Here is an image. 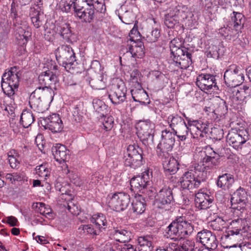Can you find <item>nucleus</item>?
I'll use <instances>...</instances> for the list:
<instances>
[{"label":"nucleus","mask_w":251,"mask_h":251,"mask_svg":"<svg viewBox=\"0 0 251 251\" xmlns=\"http://www.w3.org/2000/svg\"><path fill=\"white\" fill-rule=\"evenodd\" d=\"M216 80L215 75L209 74H201L197 78L196 84L201 89L209 90L213 87L218 89Z\"/></svg>","instance_id":"nucleus-24"},{"label":"nucleus","mask_w":251,"mask_h":251,"mask_svg":"<svg viewBox=\"0 0 251 251\" xmlns=\"http://www.w3.org/2000/svg\"><path fill=\"white\" fill-rule=\"evenodd\" d=\"M90 221L94 224L96 228L99 231H102L107 227V221L105 216L101 213L94 215L91 218Z\"/></svg>","instance_id":"nucleus-32"},{"label":"nucleus","mask_w":251,"mask_h":251,"mask_svg":"<svg viewBox=\"0 0 251 251\" xmlns=\"http://www.w3.org/2000/svg\"><path fill=\"white\" fill-rule=\"evenodd\" d=\"M152 172L146 169L140 176L133 177L130 181L131 189L135 192L141 193L151 184Z\"/></svg>","instance_id":"nucleus-12"},{"label":"nucleus","mask_w":251,"mask_h":251,"mask_svg":"<svg viewBox=\"0 0 251 251\" xmlns=\"http://www.w3.org/2000/svg\"><path fill=\"white\" fill-rule=\"evenodd\" d=\"M38 80L39 83L43 86L37 88H40L42 90L48 89V90H51L54 95L58 81L57 76L52 71L47 70L41 73L38 76Z\"/></svg>","instance_id":"nucleus-15"},{"label":"nucleus","mask_w":251,"mask_h":251,"mask_svg":"<svg viewBox=\"0 0 251 251\" xmlns=\"http://www.w3.org/2000/svg\"><path fill=\"white\" fill-rule=\"evenodd\" d=\"M36 207L38 208L37 211L40 214L47 217V216L52 217V213L50 208L46 206V204L43 202H36Z\"/></svg>","instance_id":"nucleus-42"},{"label":"nucleus","mask_w":251,"mask_h":251,"mask_svg":"<svg viewBox=\"0 0 251 251\" xmlns=\"http://www.w3.org/2000/svg\"><path fill=\"white\" fill-rule=\"evenodd\" d=\"M114 118L112 116L105 117L102 122V128L106 131L111 130L114 125Z\"/></svg>","instance_id":"nucleus-52"},{"label":"nucleus","mask_w":251,"mask_h":251,"mask_svg":"<svg viewBox=\"0 0 251 251\" xmlns=\"http://www.w3.org/2000/svg\"><path fill=\"white\" fill-rule=\"evenodd\" d=\"M60 35L66 40H69L72 33L71 26L69 24H64L60 27Z\"/></svg>","instance_id":"nucleus-46"},{"label":"nucleus","mask_w":251,"mask_h":251,"mask_svg":"<svg viewBox=\"0 0 251 251\" xmlns=\"http://www.w3.org/2000/svg\"><path fill=\"white\" fill-rule=\"evenodd\" d=\"M22 73L20 68L15 66L6 69L2 75V90L6 95L11 99L18 90Z\"/></svg>","instance_id":"nucleus-2"},{"label":"nucleus","mask_w":251,"mask_h":251,"mask_svg":"<svg viewBox=\"0 0 251 251\" xmlns=\"http://www.w3.org/2000/svg\"><path fill=\"white\" fill-rule=\"evenodd\" d=\"M30 36L31 33L29 32L25 31L23 34H19L18 36L16 37L18 44L23 47H25L27 44L29 40V37H30Z\"/></svg>","instance_id":"nucleus-49"},{"label":"nucleus","mask_w":251,"mask_h":251,"mask_svg":"<svg viewBox=\"0 0 251 251\" xmlns=\"http://www.w3.org/2000/svg\"><path fill=\"white\" fill-rule=\"evenodd\" d=\"M182 232L181 239L185 238L192 234L194 230V226L191 222L186 220L185 217H182V222L181 224Z\"/></svg>","instance_id":"nucleus-35"},{"label":"nucleus","mask_w":251,"mask_h":251,"mask_svg":"<svg viewBox=\"0 0 251 251\" xmlns=\"http://www.w3.org/2000/svg\"><path fill=\"white\" fill-rule=\"evenodd\" d=\"M234 182V179L233 175L225 173L218 176L216 184L219 188L226 191L230 188Z\"/></svg>","instance_id":"nucleus-30"},{"label":"nucleus","mask_w":251,"mask_h":251,"mask_svg":"<svg viewBox=\"0 0 251 251\" xmlns=\"http://www.w3.org/2000/svg\"><path fill=\"white\" fill-rule=\"evenodd\" d=\"M167 122L173 132L183 131L184 128L188 127L184 119L177 114L169 115L167 118Z\"/></svg>","instance_id":"nucleus-25"},{"label":"nucleus","mask_w":251,"mask_h":251,"mask_svg":"<svg viewBox=\"0 0 251 251\" xmlns=\"http://www.w3.org/2000/svg\"><path fill=\"white\" fill-rule=\"evenodd\" d=\"M35 170L40 177H46L48 175L49 170L46 164L37 166Z\"/></svg>","instance_id":"nucleus-55"},{"label":"nucleus","mask_w":251,"mask_h":251,"mask_svg":"<svg viewBox=\"0 0 251 251\" xmlns=\"http://www.w3.org/2000/svg\"><path fill=\"white\" fill-rule=\"evenodd\" d=\"M182 216L176 218L169 225L166 229V235L167 238H170L175 241L181 239Z\"/></svg>","instance_id":"nucleus-20"},{"label":"nucleus","mask_w":251,"mask_h":251,"mask_svg":"<svg viewBox=\"0 0 251 251\" xmlns=\"http://www.w3.org/2000/svg\"><path fill=\"white\" fill-rule=\"evenodd\" d=\"M234 213L237 215V216L239 217L238 219L232 220L230 223V228H237L241 230L242 228V223L243 221V218H244V216L243 217H241L240 215V212H238L236 211H234Z\"/></svg>","instance_id":"nucleus-50"},{"label":"nucleus","mask_w":251,"mask_h":251,"mask_svg":"<svg viewBox=\"0 0 251 251\" xmlns=\"http://www.w3.org/2000/svg\"><path fill=\"white\" fill-rule=\"evenodd\" d=\"M46 129L52 132L57 133L62 131L64 127L63 122L58 114L54 113L43 118Z\"/></svg>","instance_id":"nucleus-19"},{"label":"nucleus","mask_w":251,"mask_h":251,"mask_svg":"<svg viewBox=\"0 0 251 251\" xmlns=\"http://www.w3.org/2000/svg\"><path fill=\"white\" fill-rule=\"evenodd\" d=\"M117 250L120 251H137L133 246L131 245L124 244L123 245H118Z\"/></svg>","instance_id":"nucleus-61"},{"label":"nucleus","mask_w":251,"mask_h":251,"mask_svg":"<svg viewBox=\"0 0 251 251\" xmlns=\"http://www.w3.org/2000/svg\"><path fill=\"white\" fill-rule=\"evenodd\" d=\"M220 158L202 157L201 159L202 165L205 168L212 169L219 163Z\"/></svg>","instance_id":"nucleus-38"},{"label":"nucleus","mask_w":251,"mask_h":251,"mask_svg":"<svg viewBox=\"0 0 251 251\" xmlns=\"http://www.w3.org/2000/svg\"><path fill=\"white\" fill-rule=\"evenodd\" d=\"M248 140L247 132L243 130L230 131L226 136V141L229 145L237 150L241 149L242 146Z\"/></svg>","instance_id":"nucleus-17"},{"label":"nucleus","mask_w":251,"mask_h":251,"mask_svg":"<svg viewBox=\"0 0 251 251\" xmlns=\"http://www.w3.org/2000/svg\"><path fill=\"white\" fill-rule=\"evenodd\" d=\"M213 200L212 196L206 193L199 192L195 195L196 206L200 209H206L211 206Z\"/></svg>","instance_id":"nucleus-28"},{"label":"nucleus","mask_w":251,"mask_h":251,"mask_svg":"<svg viewBox=\"0 0 251 251\" xmlns=\"http://www.w3.org/2000/svg\"><path fill=\"white\" fill-rule=\"evenodd\" d=\"M55 54L58 63L67 71L75 69L78 64L75 53L69 45H63L58 47L55 51Z\"/></svg>","instance_id":"nucleus-5"},{"label":"nucleus","mask_w":251,"mask_h":251,"mask_svg":"<svg viewBox=\"0 0 251 251\" xmlns=\"http://www.w3.org/2000/svg\"><path fill=\"white\" fill-rule=\"evenodd\" d=\"M201 156L203 157L220 158V156L210 146H206L201 151Z\"/></svg>","instance_id":"nucleus-45"},{"label":"nucleus","mask_w":251,"mask_h":251,"mask_svg":"<svg viewBox=\"0 0 251 251\" xmlns=\"http://www.w3.org/2000/svg\"><path fill=\"white\" fill-rule=\"evenodd\" d=\"M186 6H176L164 15V24L169 28H173L178 31H182L183 25L181 23L188 16Z\"/></svg>","instance_id":"nucleus-4"},{"label":"nucleus","mask_w":251,"mask_h":251,"mask_svg":"<svg viewBox=\"0 0 251 251\" xmlns=\"http://www.w3.org/2000/svg\"><path fill=\"white\" fill-rule=\"evenodd\" d=\"M230 202L231 207L235 211L240 212V215L243 217L246 214L245 207L248 202L247 191L240 187L232 195Z\"/></svg>","instance_id":"nucleus-9"},{"label":"nucleus","mask_w":251,"mask_h":251,"mask_svg":"<svg viewBox=\"0 0 251 251\" xmlns=\"http://www.w3.org/2000/svg\"><path fill=\"white\" fill-rule=\"evenodd\" d=\"M140 75L141 73L137 69H134L132 71L130 74V78L129 80L130 84L131 85L132 87L136 86L137 83H140L138 81Z\"/></svg>","instance_id":"nucleus-51"},{"label":"nucleus","mask_w":251,"mask_h":251,"mask_svg":"<svg viewBox=\"0 0 251 251\" xmlns=\"http://www.w3.org/2000/svg\"><path fill=\"white\" fill-rule=\"evenodd\" d=\"M188 131H189V128L186 127L183 129V131H177L176 132H173L175 136H176L178 138V140L181 141H185L186 138L188 134Z\"/></svg>","instance_id":"nucleus-59"},{"label":"nucleus","mask_w":251,"mask_h":251,"mask_svg":"<svg viewBox=\"0 0 251 251\" xmlns=\"http://www.w3.org/2000/svg\"><path fill=\"white\" fill-rule=\"evenodd\" d=\"M226 219H224L223 217H218L215 220L212 221L211 226L215 230L221 231L226 226Z\"/></svg>","instance_id":"nucleus-41"},{"label":"nucleus","mask_w":251,"mask_h":251,"mask_svg":"<svg viewBox=\"0 0 251 251\" xmlns=\"http://www.w3.org/2000/svg\"><path fill=\"white\" fill-rule=\"evenodd\" d=\"M233 16L231 17V20L227 25L229 28L234 30L237 34L241 32V29L244 27L245 23V17L241 13L233 12Z\"/></svg>","instance_id":"nucleus-26"},{"label":"nucleus","mask_w":251,"mask_h":251,"mask_svg":"<svg viewBox=\"0 0 251 251\" xmlns=\"http://www.w3.org/2000/svg\"><path fill=\"white\" fill-rule=\"evenodd\" d=\"M146 206V202L145 198L141 195L136 196L132 203V210L134 213L138 214L143 213Z\"/></svg>","instance_id":"nucleus-31"},{"label":"nucleus","mask_w":251,"mask_h":251,"mask_svg":"<svg viewBox=\"0 0 251 251\" xmlns=\"http://www.w3.org/2000/svg\"><path fill=\"white\" fill-rule=\"evenodd\" d=\"M143 150L137 144L128 145L124 153V165L133 169L140 167L143 164Z\"/></svg>","instance_id":"nucleus-7"},{"label":"nucleus","mask_w":251,"mask_h":251,"mask_svg":"<svg viewBox=\"0 0 251 251\" xmlns=\"http://www.w3.org/2000/svg\"><path fill=\"white\" fill-rule=\"evenodd\" d=\"M136 40L137 42H134V45L130 46L126 53L123 55L124 59L126 56H130L131 59L135 61L136 58H141L144 56V46L143 42L139 41L138 39Z\"/></svg>","instance_id":"nucleus-22"},{"label":"nucleus","mask_w":251,"mask_h":251,"mask_svg":"<svg viewBox=\"0 0 251 251\" xmlns=\"http://www.w3.org/2000/svg\"><path fill=\"white\" fill-rule=\"evenodd\" d=\"M54 94L48 89L36 88L30 95L29 104L35 111L43 113L48 109L49 103L53 100Z\"/></svg>","instance_id":"nucleus-3"},{"label":"nucleus","mask_w":251,"mask_h":251,"mask_svg":"<svg viewBox=\"0 0 251 251\" xmlns=\"http://www.w3.org/2000/svg\"><path fill=\"white\" fill-rule=\"evenodd\" d=\"M134 101L139 102L141 105H147L150 103L149 96L146 91L142 88L141 83H137L130 90Z\"/></svg>","instance_id":"nucleus-23"},{"label":"nucleus","mask_w":251,"mask_h":251,"mask_svg":"<svg viewBox=\"0 0 251 251\" xmlns=\"http://www.w3.org/2000/svg\"><path fill=\"white\" fill-rule=\"evenodd\" d=\"M164 171L166 175L175 174L179 169V163L174 157H169L162 160Z\"/></svg>","instance_id":"nucleus-29"},{"label":"nucleus","mask_w":251,"mask_h":251,"mask_svg":"<svg viewBox=\"0 0 251 251\" xmlns=\"http://www.w3.org/2000/svg\"><path fill=\"white\" fill-rule=\"evenodd\" d=\"M91 87L95 89L101 90L105 87L104 82L102 80V76L91 79L89 82Z\"/></svg>","instance_id":"nucleus-43"},{"label":"nucleus","mask_w":251,"mask_h":251,"mask_svg":"<svg viewBox=\"0 0 251 251\" xmlns=\"http://www.w3.org/2000/svg\"><path fill=\"white\" fill-rule=\"evenodd\" d=\"M82 230L84 232H86L88 234L93 235H98L100 231H99L96 227L94 228L90 225H85L81 226Z\"/></svg>","instance_id":"nucleus-58"},{"label":"nucleus","mask_w":251,"mask_h":251,"mask_svg":"<svg viewBox=\"0 0 251 251\" xmlns=\"http://www.w3.org/2000/svg\"><path fill=\"white\" fill-rule=\"evenodd\" d=\"M93 105L94 109L98 113H101L105 107V105L103 102L100 100H94Z\"/></svg>","instance_id":"nucleus-56"},{"label":"nucleus","mask_w":251,"mask_h":251,"mask_svg":"<svg viewBox=\"0 0 251 251\" xmlns=\"http://www.w3.org/2000/svg\"><path fill=\"white\" fill-rule=\"evenodd\" d=\"M130 203V196L125 192L113 194L108 202L109 206L113 210L120 212L125 210Z\"/></svg>","instance_id":"nucleus-13"},{"label":"nucleus","mask_w":251,"mask_h":251,"mask_svg":"<svg viewBox=\"0 0 251 251\" xmlns=\"http://www.w3.org/2000/svg\"><path fill=\"white\" fill-rule=\"evenodd\" d=\"M160 36V31L156 27L149 34L146 35V40L148 42L153 43L156 42Z\"/></svg>","instance_id":"nucleus-48"},{"label":"nucleus","mask_w":251,"mask_h":251,"mask_svg":"<svg viewBox=\"0 0 251 251\" xmlns=\"http://www.w3.org/2000/svg\"><path fill=\"white\" fill-rule=\"evenodd\" d=\"M194 243L189 240H185L175 248L174 251H191L193 249Z\"/></svg>","instance_id":"nucleus-40"},{"label":"nucleus","mask_w":251,"mask_h":251,"mask_svg":"<svg viewBox=\"0 0 251 251\" xmlns=\"http://www.w3.org/2000/svg\"><path fill=\"white\" fill-rule=\"evenodd\" d=\"M216 116L215 119L222 117L227 112V106L225 100L219 102L218 107L213 112Z\"/></svg>","instance_id":"nucleus-39"},{"label":"nucleus","mask_w":251,"mask_h":251,"mask_svg":"<svg viewBox=\"0 0 251 251\" xmlns=\"http://www.w3.org/2000/svg\"><path fill=\"white\" fill-rule=\"evenodd\" d=\"M179 39L174 38L169 44L171 57L176 65L182 69H187L192 63L193 50L185 46H180Z\"/></svg>","instance_id":"nucleus-1"},{"label":"nucleus","mask_w":251,"mask_h":251,"mask_svg":"<svg viewBox=\"0 0 251 251\" xmlns=\"http://www.w3.org/2000/svg\"><path fill=\"white\" fill-rule=\"evenodd\" d=\"M34 117L33 114L27 110H24L21 116L20 122L23 127L27 128L34 122Z\"/></svg>","instance_id":"nucleus-36"},{"label":"nucleus","mask_w":251,"mask_h":251,"mask_svg":"<svg viewBox=\"0 0 251 251\" xmlns=\"http://www.w3.org/2000/svg\"><path fill=\"white\" fill-rule=\"evenodd\" d=\"M8 159L9 164L12 168H15L19 162L17 161V159L12 154L8 153Z\"/></svg>","instance_id":"nucleus-62"},{"label":"nucleus","mask_w":251,"mask_h":251,"mask_svg":"<svg viewBox=\"0 0 251 251\" xmlns=\"http://www.w3.org/2000/svg\"><path fill=\"white\" fill-rule=\"evenodd\" d=\"M243 72V69L235 65L230 66L224 74L226 84L231 88L240 85L244 80Z\"/></svg>","instance_id":"nucleus-10"},{"label":"nucleus","mask_w":251,"mask_h":251,"mask_svg":"<svg viewBox=\"0 0 251 251\" xmlns=\"http://www.w3.org/2000/svg\"><path fill=\"white\" fill-rule=\"evenodd\" d=\"M18 3L16 0H13L11 4L10 13L9 17L13 20H16L18 18Z\"/></svg>","instance_id":"nucleus-54"},{"label":"nucleus","mask_w":251,"mask_h":251,"mask_svg":"<svg viewBox=\"0 0 251 251\" xmlns=\"http://www.w3.org/2000/svg\"><path fill=\"white\" fill-rule=\"evenodd\" d=\"M155 125L150 120L140 121L136 126L137 134L145 145L153 142Z\"/></svg>","instance_id":"nucleus-11"},{"label":"nucleus","mask_w":251,"mask_h":251,"mask_svg":"<svg viewBox=\"0 0 251 251\" xmlns=\"http://www.w3.org/2000/svg\"><path fill=\"white\" fill-rule=\"evenodd\" d=\"M174 202L172 189L169 187H165L157 192L153 205L159 209H166Z\"/></svg>","instance_id":"nucleus-14"},{"label":"nucleus","mask_w":251,"mask_h":251,"mask_svg":"<svg viewBox=\"0 0 251 251\" xmlns=\"http://www.w3.org/2000/svg\"><path fill=\"white\" fill-rule=\"evenodd\" d=\"M13 175V180L14 182L17 181H20L23 179L25 176V174L24 172H13L12 173Z\"/></svg>","instance_id":"nucleus-63"},{"label":"nucleus","mask_w":251,"mask_h":251,"mask_svg":"<svg viewBox=\"0 0 251 251\" xmlns=\"http://www.w3.org/2000/svg\"><path fill=\"white\" fill-rule=\"evenodd\" d=\"M126 93L127 88L125 83L121 81L112 86L108 97L113 104L118 105L126 101Z\"/></svg>","instance_id":"nucleus-18"},{"label":"nucleus","mask_w":251,"mask_h":251,"mask_svg":"<svg viewBox=\"0 0 251 251\" xmlns=\"http://www.w3.org/2000/svg\"><path fill=\"white\" fill-rule=\"evenodd\" d=\"M196 240L209 251L215 250L218 246V242L215 235L207 229H203L199 232Z\"/></svg>","instance_id":"nucleus-16"},{"label":"nucleus","mask_w":251,"mask_h":251,"mask_svg":"<svg viewBox=\"0 0 251 251\" xmlns=\"http://www.w3.org/2000/svg\"><path fill=\"white\" fill-rule=\"evenodd\" d=\"M6 223L9 224L11 226H18V221L16 218L13 216H9L6 218Z\"/></svg>","instance_id":"nucleus-64"},{"label":"nucleus","mask_w":251,"mask_h":251,"mask_svg":"<svg viewBox=\"0 0 251 251\" xmlns=\"http://www.w3.org/2000/svg\"><path fill=\"white\" fill-rule=\"evenodd\" d=\"M74 15L81 22L91 23L94 20L95 11L90 7L84 8L82 5H75Z\"/></svg>","instance_id":"nucleus-21"},{"label":"nucleus","mask_w":251,"mask_h":251,"mask_svg":"<svg viewBox=\"0 0 251 251\" xmlns=\"http://www.w3.org/2000/svg\"><path fill=\"white\" fill-rule=\"evenodd\" d=\"M199 125L200 126H198L197 127L198 131L196 134L197 135H199L201 137H204V136H206V134L209 131L208 127L209 124L203 123L201 121Z\"/></svg>","instance_id":"nucleus-44"},{"label":"nucleus","mask_w":251,"mask_h":251,"mask_svg":"<svg viewBox=\"0 0 251 251\" xmlns=\"http://www.w3.org/2000/svg\"><path fill=\"white\" fill-rule=\"evenodd\" d=\"M229 29L226 27H222L219 29V33L221 34L223 36L228 37V36H233L235 37L237 34L236 33L234 30H232V31L229 32Z\"/></svg>","instance_id":"nucleus-60"},{"label":"nucleus","mask_w":251,"mask_h":251,"mask_svg":"<svg viewBox=\"0 0 251 251\" xmlns=\"http://www.w3.org/2000/svg\"><path fill=\"white\" fill-rule=\"evenodd\" d=\"M152 240V238L149 236L139 237L138 239L139 251H152L153 248Z\"/></svg>","instance_id":"nucleus-33"},{"label":"nucleus","mask_w":251,"mask_h":251,"mask_svg":"<svg viewBox=\"0 0 251 251\" xmlns=\"http://www.w3.org/2000/svg\"><path fill=\"white\" fill-rule=\"evenodd\" d=\"M141 193L144 194L150 200H155L157 196V193L155 188L150 187L148 188V187H146Z\"/></svg>","instance_id":"nucleus-53"},{"label":"nucleus","mask_w":251,"mask_h":251,"mask_svg":"<svg viewBox=\"0 0 251 251\" xmlns=\"http://www.w3.org/2000/svg\"><path fill=\"white\" fill-rule=\"evenodd\" d=\"M51 152L55 160L61 163L69 158L70 151L65 146L56 144L52 147Z\"/></svg>","instance_id":"nucleus-27"},{"label":"nucleus","mask_w":251,"mask_h":251,"mask_svg":"<svg viewBox=\"0 0 251 251\" xmlns=\"http://www.w3.org/2000/svg\"><path fill=\"white\" fill-rule=\"evenodd\" d=\"M175 142V135L170 129L162 131L161 140L156 147L157 155L161 160L169 157V151L172 150Z\"/></svg>","instance_id":"nucleus-8"},{"label":"nucleus","mask_w":251,"mask_h":251,"mask_svg":"<svg viewBox=\"0 0 251 251\" xmlns=\"http://www.w3.org/2000/svg\"><path fill=\"white\" fill-rule=\"evenodd\" d=\"M203 175V172L195 168L189 170L184 173L179 179L180 188L183 190H188L199 188L201 182L204 180Z\"/></svg>","instance_id":"nucleus-6"},{"label":"nucleus","mask_w":251,"mask_h":251,"mask_svg":"<svg viewBox=\"0 0 251 251\" xmlns=\"http://www.w3.org/2000/svg\"><path fill=\"white\" fill-rule=\"evenodd\" d=\"M80 103L74 105L72 109L73 120L76 123H80L83 121V113L81 110Z\"/></svg>","instance_id":"nucleus-37"},{"label":"nucleus","mask_w":251,"mask_h":251,"mask_svg":"<svg viewBox=\"0 0 251 251\" xmlns=\"http://www.w3.org/2000/svg\"><path fill=\"white\" fill-rule=\"evenodd\" d=\"M230 91L229 98L233 103L235 104H241L247 98L242 93V91H240L239 89L236 88V87L230 88Z\"/></svg>","instance_id":"nucleus-34"},{"label":"nucleus","mask_w":251,"mask_h":251,"mask_svg":"<svg viewBox=\"0 0 251 251\" xmlns=\"http://www.w3.org/2000/svg\"><path fill=\"white\" fill-rule=\"evenodd\" d=\"M93 11L96 10L98 12L104 13L106 11V7L103 1L99 0H94L93 5L90 7Z\"/></svg>","instance_id":"nucleus-47"},{"label":"nucleus","mask_w":251,"mask_h":251,"mask_svg":"<svg viewBox=\"0 0 251 251\" xmlns=\"http://www.w3.org/2000/svg\"><path fill=\"white\" fill-rule=\"evenodd\" d=\"M203 8L209 12L216 5L215 0H201Z\"/></svg>","instance_id":"nucleus-57"}]
</instances>
